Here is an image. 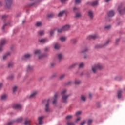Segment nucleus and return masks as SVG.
Masks as SVG:
<instances>
[{"mask_svg":"<svg viewBox=\"0 0 125 125\" xmlns=\"http://www.w3.org/2000/svg\"><path fill=\"white\" fill-rule=\"evenodd\" d=\"M88 50V49L87 48H85L84 51H82V53H84V52H86Z\"/></svg>","mask_w":125,"mask_h":125,"instance_id":"obj_53","label":"nucleus"},{"mask_svg":"<svg viewBox=\"0 0 125 125\" xmlns=\"http://www.w3.org/2000/svg\"><path fill=\"white\" fill-rule=\"evenodd\" d=\"M98 38L97 35H90L88 37V40H96Z\"/></svg>","mask_w":125,"mask_h":125,"instance_id":"obj_11","label":"nucleus"},{"mask_svg":"<svg viewBox=\"0 0 125 125\" xmlns=\"http://www.w3.org/2000/svg\"><path fill=\"white\" fill-rule=\"evenodd\" d=\"M7 98V95H3L1 96V99L2 100H5Z\"/></svg>","mask_w":125,"mask_h":125,"instance_id":"obj_24","label":"nucleus"},{"mask_svg":"<svg viewBox=\"0 0 125 125\" xmlns=\"http://www.w3.org/2000/svg\"><path fill=\"white\" fill-rule=\"evenodd\" d=\"M25 21H22V23H23V24H24V23H25Z\"/></svg>","mask_w":125,"mask_h":125,"instance_id":"obj_64","label":"nucleus"},{"mask_svg":"<svg viewBox=\"0 0 125 125\" xmlns=\"http://www.w3.org/2000/svg\"><path fill=\"white\" fill-rule=\"evenodd\" d=\"M55 31V30L53 29V30H51L50 34V36H52L53 35V33H54V31Z\"/></svg>","mask_w":125,"mask_h":125,"instance_id":"obj_48","label":"nucleus"},{"mask_svg":"<svg viewBox=\"0 0 125 125\" xmlns=\"http://www.w3.org/2000/svg\"><path fill=\"white\" fill-rule=\"evenodd\" d=\"M60 41H61V42H65V41H66V37H61L60 38Z\"/></svg>","mask_w":125,"mask_h":125,"instance_id":"obj_28","label":"nucleus"},{"mask_svg":"<svg viewBox=\"0 0 125 125\" xmlns=\"http://www.w3.org/2000/svg\"><path fill=\"white\" fill-rule=\"evenodd\" d=\"M110 42V40H108L104 44V45H97L95 46V48H102V47H103L104 46H105L108 44Z\"/></svg>","mask_w":125,"mask_h":125,"instance_id":"obj_9","label":"nucleus"},{"mask_svg":"<svg viewBox=\"0 0 125 125\" xmlns=\"http://www.w3.org/2000/svg\"><path fill=\"white\" fill-rule=\"evenodd\" d=\"M71 83H72L71 82H69L67 83V85H70V84H71Z\"/></svg>","mask_w":125,"mask_h":125,"instance_id":"obj_59","label":"nucleus"},{"mask_svg":"<svg viewBox=\"0 0 125 125\" xmlns=\"http://www.w3.org/2000/svg\"><path fill=\"white\" fill-rule=\"evenodd\" d=\"M6 42V40L5 39H2L1 40L0 43V51H2V47H3V45H4Z\"/></svg>","mask_w":125,"mask_h":125,"instance_id":"obj_6","label":"nucleus"},{"mask_svg":"<svg viewBox=\"0 0 125 125\" xmlns=\"http://www.w3.org/2000/svg\"><path fill=\"white\" fill-rule=\"evenodd\" d=\"M58 58L59 60H62L63 59V55L62 54H58Z\"/></svg>","mask_w":125,"mask_h":125,"instance_id":"obj_21","label":"nucleus"},{"mask_svg":"<svg viewBox=\"0 0 125 125\" xmlns=\"http://www.w3.org/2000/svg\"><path fill=\"white\" fill-rule=\"evenodd\" d=\"M98 4V0H96L91 3V5L92 6H96V5H97Z\"/></svg>","mask_w":125,"mask_h":125,"instance_id":"obj_19","label":"nucleus"},{"mask_svg":"<svg viewBox=\"0 0 125 125\" xmlns=\"http://www.w3.org/2000/svg\"><path fill=\"white\" fill-rule=\"evenodd\" d=\"M24 57L25 58H30V57H31V55L29 54H25Z\"/></svg>","mask_w":125,"mask_h":125,"instance_id":"obj_35","label":"nucleus"},{"mask_svg":"<svg viewBox=\"0 0 125 125\" xmlns=\"http://www.w3.org/2000/svg\"><path fill=\"white\" fill-rule=\"evenodd\" d=\"M81 99H82V100H83V101H85V99H86L85 97L83 95H82Z\"/></svg>","mask_w":125,"mask_h":125,"instance_id":"obj_40","label":"nucleus"},{"mask_svg":"<svg viewBox=\"0 0 125 125\" xmlns=\"http://www.w3.org/2000/svg\"><path fill=\"white\" fill-rule=\"evenodd\" d=\"M84 66V63H82L79 64V68H83Z\"/></svg>","mask_w":125,"mask_h":125,"instance_id":"obj_45","label":"nucleus"},{"mask_svg":"<svg viewBox=\"0 0 125 125\" xmlns=\"http://www.w3.org/2000/svg\"><path fill=\"white\" fill-rule=\"evenodd\" d=\"M58 96V94L56 93L54 95V97L53 98V104H56V103L57 102V97Z\"/></svg>","mask_w":125,"mask_h":125,"instance_id":"obj_12","label":"nucleus"},{"mask_svg":"<svg viewBox=\"0 0 125 125\" xmlns=\"http://www.w3.org/2000/svg\"><path fill=\"white\" fill-rule=\"evenodd\" d=\"M76 3H80L81 2V0H75Z\"/></svg>","mask_w":125,"mask_h":125,"instance_id":"obj_54","label":"nucleus"},{"mask_svg":"<svg viewBox=\"0 0 125 125\" xmlns=\"http://www.w3.org/2000/svg\"><path fill=\"white\" fill-rule=\"evenodd\" d=\"M82 16V14L81 13H77L76 14V17H81Z\"/></svg>","mask_w":125,"mask_h":125,"instance_id":"obj_37","label":"nucleus"},{"mask_svg":"<svg viewBox=\"0 0 125 125\" xmlns=\"http://www.w3.org/2000/svg\"><path fill=\"white\" fill-rule=\"evenodd\" d=\"M65 13H66V10H63V11H60L59 13L58 16L59 17H61V16H63V15H64Z\"/></svg>","mask_w":125,"mask_h":125,"instance_id":"obj_17","label":"nucleus"},{"mask_svg":"<svg viewBox=\"0 0 125 125\" xmlns=\"http://www.w3.org/2000/svg\"><path fill=\"white\" fill-rule=\"evenodd\" d=\"M39 42H40L41 43H45L46 42H48V40H47V39L46 38L42 39L39 40Z\"/></svg>","mask_w":125,"mask_h":125,"instance_id":"obj_15","label":"nucleus"},{"mask_svg":"<svg viewBox=\"0 0 125 125\" xmlns=\"http://www.w3.org/2000/svg\"><path fill=\"white\" fill-rule=\"evenodd\" d=\"M85 124V121H83L80 123L81 125H83Z\"/></svg>","mask_w":125,"mask_h":125,"instance_id":"obj_55","label":"nucleus"},{"mask_svg":"<svg viewBox=\"0 0 125 125\" xmlns=\"http://www.w3.org/2000/svg\"><path fill=\"white\" fill-rule=\"evenodd\" d=\"M23 121V118L22 117H21L20 118L17 119L16 121H12L11 122H9L7 123V125H13L14 123H21Z\"/></svg>","mask_w":125,"mask_h":125,"instance_id":"obj_5","label":"nucleus"},{"mask_svg":"<svg viewBox=\"0 0 125 125\" xmlns=\"http://www.w3.org/2000/svg\"><path fill=\"white\" fill-rule=\"evenodd\" d=\"M2 88V83H0V89Z\"/></svg>","mask_w":125,"mask_h":125,"instance_id":"obj_57","label":"nucleus"},{"mask_svg":"<svg viewBox=\"0 0 125 125\" xmlns=\"http://www.w3.org/2000/svg\"><path fill=\"white\" fill-rule=\"evenodd\" d=\"M107 15L109 17H112V16H114L115 15V12L113 10H111L109 11L108 13H107Z\"/></svg>","mask_w":125,"mask_h":125,"instance_id":"obj_13","label":"nucleus"},{"mask_svg":"<svg viewBox=\"0 0 125 125\" xmlns=\"http://www.w3.org/2000/svg\"><path fill=\"white\" fill-rule=\"evenodd\" d=\"M8 55H10V53L8 52L7 54H6L5 55H4L3 57V59L4 60H5V58H6V57H7V56H8Z\"/></svg>","mask_w":125,"mask_h":125,"instance_id":"obj_25","label":"nucleus"},{"mask_svg":"<svg viewBox=\"0 0 125 125\" xmlns=\"http://www.w3.org/2000/svg\"><path fill=\"white\" fill-rule=\"evenodd\" d=\"M44 34V31H40L38 32V35L39 36H42V35Z\"/></svg>","mask_w":125,"mask_h":125,"instance_id":"obj_27","label":"nucleus"},{"mask_svg":"<svg viewBox=\"0 0 125 125\" xmlns=\"http://www.w3.org/2000/svg\"><path fill=\"white\" fill-rule=\"evenodd\" d=\"M8 66L9 68H11V67H13V62H9L8 63Z\"/></svg>","mask_w":125,"mask_h":125,"instance_id":"obj_33","label":"nucleus"},{"mask_svg":"<svg viewBox=\"0 0 125 125\" xmlns=\"http://www.w3.org/2000/svg\"><path fill=\"white\" fill-rule=\"evenodd\" d=\"M67 1H68V0H61V2L62 3H65Z\"/></svg>","mask_w":125,"mask_h":125,"instance_id":"obj_52","label":"nucleus"},{"mask_svg":"<svg viewBox=\"0 0 125 125\" xmlns=\"http://www.w3.org/2000/svg\"><path fill=\"white\" fill-rule=\"evenodd\" d=\"M75 84H80V83H81V81L75 80Z\"/></svg>","mask_w":125,"mask_h":125,"instance_id":"obj_39","label":"nucleus"},{"mask_svg":"<svg viewBox=\"0 0 125 125\" xmlns=\"http://www.w3.org/2000/svg\"><path fill=\"white\" fill-rule=\"evenodd\" d=\"M110 28H111V26L110 25H107V26H105L104 27V29H106L107 30H109V29H110Z\"/></svg>","mask_w":125,"mask_h":125,"instance_id":"obj_47","label":"nucleus"},{"mask_svg":"<svg viewBox=\"0 0 125 125\" xmlns=\"http://www.w3.org/2000/svg\"><path fill=\"white\" fill-rule=\"evenodd\" d=\"M66 93H67V90L66 89L62 90V92H61L62 100L63 103H67L68 102V101H67V100L68 99V97H69V96L71 95H66Z\"/></svg>","mask_w":125,"mask_h":125,"instance_id":"obj_1","label":"nucleus"},{"mask_svg":"<svg viewBox=\"0 0 125 125\" xmlns=\"http://www.w3.org/2000/svg\"><path fill=\"white\" fill-rule=\"evenodd\" d=\"M71 43H76V42H77V41L76 39H72L71 40Z\"/></svg>","mask_w":125,"mask_h":125,"instance_id":"obj_36","label":"nucleus"},{"mask_svg":"<svg viewBox=\"0 0 125 125\" xmlns=\"http://www.w3.org/2000/svg\"><path fill=\"white\" fill-rule=\"evenodd\" d=\"M5 2L6 3V7L7 8H10V6L12 4V0H5Z\"/></svg>","mask_w":125,"mask_h":125,"instance_id":"obj_7","label":"nucleus"},{"mask_svg":"<svg viewBox=\"0 0 125 125\" xmlns=\"http://www.w3.org/2000/svg\"><path fill=\"white\" fill-rule=\"evenodd\" d=\"M33 66L28 65L27 67V72H31V71H33Z\"/></svg>","mask_w":125,"mask_h":125,"instance_id":"obj_22","label":"nucleus"},{"mask_svg":"<svg viewBox=\"0 0 125 125\" xmlns=\"http://www.w3.org/2000/svg\"><path fill=\"white\" fill-rule=\"evenodd\" d=\"M51 67H54V66H55V63H51Z\"/></svg>","mask_w":125,"mask_h":125,"instance_id":"obj_58","label":"nucleus"},{"mask_svg":"<svg viewBox=\"0 0 125 125\" xmlns=\"http://www.w3.org/2000/svg\"><path fill=\"white\" fill-rule=\"evenodd\" d=\"M41 50H36L35 51V54H37L38 55H40L41 54Z\"/></svg>","mask_w":125,"mask_h":125,"instance_id":"obj_26","label":"nucleus"},{"mask_svg":"<svg viewBox=\"0 0 125 125\" xmlns=\"http://www.w3.org/2000/svg\"><path fill=\"white\" fill-rule=\"evenodd\" d=\"M102 68L103 67L102 65H101V64H98L95 65L94 67H92V71L93 72V73H96L97 69H99V70H101Z\"/></svg>","mask_w":125,"mask_h":125,"instance_id":"obj_4","label":"nucleus"},{"mask_svg":"<svg viewBox=\"0 0 125 125\" xmlns=\"http://www.w3.org/2000/svg\"><path fill=\"white\" fill-rule=\"evenodd\" d=\"M111 0H106V2H109Z\"/></svg>","mask_w":125,"mask_h":125,"instance_id":"obj_63","label":"nucleus"},{"mask_svg":"<svg viewBox=\"0 0 125 125\" xmlns=\"http://www.w3.org/2000/svg\"><path fill=\"white\" fill-rule=\"evenodd\" d=\"M30 120L26 121L25 122V123H24V125H30Z\"/></svg>","mask_w":125,"mask_h":125,"instance_id":"obj_42","label":"nucleus"},{"mask_svg":"<svg viewBox=\"0 0 125 125\" xmlns=\"http://www.w3.org/2000/svg\"><path fill=\"white\" fill-rule=\"evenodd\" d=\"M79 10V9L78 8H76V7L73 8V11H74V12H78Z\"/></svg>","mask_w":125,"mask_h":125,"instance_id":"obj_38","label":"nucleus"},{"mask_svg":"<svg viewBox=\"0 0 125 125\" xmlns=\"http://www.w3.org/2000/svg\"><path fill=\"white\" fill-rule=\"evenodd\" d=\"M8 25H9V23H5V24L3 25L2 27L3 31H4V29H5V27H6V26H7Z\"/></svg>","mask_w":125,"mask_h":125,"instance_id":"obj_34","label":"nucleus"},{"mask_svg":"<svg viewBox=\"0 0 125 125\" xmlns=\"http://www.w3.org/2000/svg\"><path fill=\"white\" fill-rule=\"evenodd\" d=\"M38 92H34L29 97V98H34V97H36Z\"/></svg>","mask_w":125,"mask_h":125,"instance_id":"obj_20","label":"nucleus"},{"mask_svg":"<svg viewBox=\"0 0 125 125\" xmlns=\"http://www.w3.org/2000/svg\"><path fill=\"white\" fill-rule=\"evenodd\" d=\"M49 50V48H45V51H47V50Z\"/></svg>","mask_w":125,"mask_h":125,"instance_id":"obj_60","label":"nucleus"},{"mask_svg":"<svg viewBox=\"0 0 125 125\" xmlns=\"http://www.w3.org/2000/svg\"><path fill=\"white\" fill-rule=\"evenodd\" d=\"M122 93H123V90H119L117 92V97L119 99L122 98Z\"/></svg>","mask_w":125,"mask_h":125,"instance_id":"obj_14","label":"nucleus"},{"mask_svg":"<svg viewBox=\"0 0 125 125\" xmlns=\"http://www.w3.org/2000/svg\"><path fill=\"white\" fill-rule=\"evenodd\" d=\"M82 114V111H78L76 113V116H79Z\"/></svg>","mask_w":125,"mask_h":125,"instance_id":"obj_46","label":"nucleus"},{"mask_svg":"<svg viewBox=\"0 0 125 125\" xmlns=\"http://www.w3.org/2000/svg\"><path fill=\"white\" fill-rule=\"evenodd\" d=\"M37 27H41L42 26V22H37L36 23Z\"/></svg>","mask_w":125,"mask_h":125,"instance_id":"obj_44","label":"nucleus"},{"mask_svg":"<svg viewBox=\"0 0 125 125\" xmlns=\"http://www.w3.org/2000/svg\"><path fill=\"white\" fill-rule=\"evenodd\" d=\"M76 65H77V64H76V63L73 64L70 67V69H72V68H74V67H75V66H76Z\"/></svg>","mask_w":125,"mask_h":125,"instance_id":"obj_51","label":"nucleus"},{"mask_svg":"<svg viewBox=\"0 0 125 125\" xmlns=\"http://www.w3.org/2000/svg\"><path fill=\"white\" fill-rule=\"evenodd\" d=\"M72 118H73V116L68 115L67 116L66 119L67 120H71V119H72Z\"/></svg>","mask_w":125,"mask_h":125,"instance_id":"obj_31","label":"nucleus"},{"mask_svg":"<svg viewBox=\"0 0 125 125\" xmlns=\"http://www.w3.org/2000/svg\"><path fill=\"white\" fill-rule=\"evenodd\" d=\"M43 119H44V116H41L38 118L39 125H42V124H43V121H42Z\"/></svg>","mask_w":125,"mask_h":125,"instance_id":"obj_10","label":"nucleus"},{"mask_svg":"<svg viewBox=\"0 0 125 125\" xmlns=\"http://www.w3.org/2000/svg\"><path fill=\"white\" fill-rule=\"evenodd\" d=\"M89 97L90 98H91L92 97V95H91V94H89Z\"/></svg>","mask_w":125,"mask_h":125,"instance_id":"obj_62","label":"nucleus"},{"mask_svg":"<svg viewBox=\"0 0 125 125\" xmlns=\"http://www.w3.org/2000/svg\"><path fill=\"white\" fill-rule=\"evenodd\" d=\"M67 125H75V123L74 122H67Z\"/></svg>","mask_w":125,"mask_h":125,"instance_id":"obj_41","label":"nucleus"},{"mask_svg":"<svg viewBox=\"0 0 125 125\" xmlns=\"http://www.w3.org/2000/svg\"><path fill=\"white\" fill-rule=\"evenodd\" d=\"M54 16V14H53V13L49 14L47 15L48 18H52V17H53Z\"/></svg>","mask_w":125,"mask_h":125,"instance_id":"obj_29","label":"nucleus"},{"mask_svg":"<svg viewBox=\"0 0 125 125\" xmlns=\"http://www.w3.org/2000/svg\"><path fill=\"white\" fill-rule=\"evenodd\" d=\"M65 76L66 75L65 74L61 75L59 77L60 80H62V79H64V78H65Z\"/></svg>","mask_w":125,"mask_h":125,"instance_id":"obj_32","label":"nucleus"},{"mask_svg":"<svg viewBox=\"0 0 125 125\" xmlns=\"http://www.w3.org/2000/svg\"><path fill=\"white\" fill-rule=\"evenodd\" d=\"M91 123H92V119H89L88 121V125H91Z\"/></svg>","mask_w":125,"mask_h":125,"instance_id":"obj_49","label":"nucleus"},{"mask_svg":"<svg viewBox=\"0 0 125 125\" xmlns=\"http://www.w3.org/2000/svg\"><path fill=\"white\" fill-rule=\"evenodd\" d=\"M88 14L90 19H92L93 18V12H92V11H89L88 12Z\"/></svg>","mask_w":125,"mask_h":125,"instance_id":"obj_18","label":"nucleus"},{"mask_svg":"<svg viewBox=\"0 0 125 125\" xmlns=\"http://www.w3.org/2000/svg\"><path fill=\"white\" fill-rule=\"evenodd\" d=\"M81 120V118H78L76 120V122H79V121H80Z\"/></svg>","mask_w":125,"mask_h":125,"instance_id":"obj_56","label":"nucleus"},{"mask_svg":"<svg viewBox=\"0 0 125 125\" xmlns=\"http://www.w3.org/2000/svg\"><path fill=\"white\" fill-rule=\"evenodd\" d=\"M9 79H13V76H11L9 77Z\"/></svg>","mask_w":125,"mask_h":125,"instance_id":"obj_61","label":"nucleus"},{"mask_svg":"<svg viewBox=\"0 0 125 125\" xmlns=\"http://www.w3.org/2000/svg\"><path fill=\"white\" fill-rule=\"evenodd\" d=\"M7 17V15H4L2 16V19L4 20Z\"/></svg>","mask_w":125,"mask_h":125,"instance_id":"obj_50","label":"nucleus"},{"mask_svg":"<svg viewBox=\"0 0 125 125\" xmlns=\"http://www.w3.org/2000/svg\"><path fill=\"white\" fill-rule=\"evenodd\" d=\"M70 29V25H66L65 26H63L62 28L58 29V33H63V32H65V31H68V30Z\"/></svg>","mask_w":125,"mask_h":125,"instance_id":"obj_3","label":"nucleus"},{"mask_svg":"<svg viewBox=\"0 0 125 125\" xmlns=\"http://www.w3.org/2000/svg\"><path fill=\"white\" fill-rule=\"evenodd\" d=\"M22 108V106L20 104H15L13 106V109H20Z\"/></svg>","mask_w":125,"mask_h":125,"instance_id":"obj_16","label":"nucleus"},{"mask_svg":"<svg viewBox=\"0 0 125 125\" xmlns=\"http://www.w3.org/2000/svg\"><path fill=\"white\" fill-rule=\"evenodd\" d=\"M50 101L48 100L47 101V103L45 105V111L47 112H50V108H49V102Z\"/></svg>","mask_w":125,"mask_h":125,"instance_id":"obj_8","label":"nucleus"},{"mask_svg":"<svg viewBox=\"0 0 125 125\" xmlns=\"http://www.w3.org/2000/svg\"><path fill=\"white\" fill-rule=\"evenodd\" d=\"M45 56H46V55H42L41 56H39V59H42V58H43V57H45Z\"/></svg>","mask_w":125,"mask_h":125,"instance_id":"obj_43","label":"nucleus"},{"mask_svg":"<svg viewBox=\"0 0 125 125\" xmlns=\"http://www.w3.org/2000/svg\"><path fill=\"white\" fill-rule=\"evenodd\" d=\"M17 91V87L15 86L13 88V93H15L16 91Z\"/></svg>","mask_w":125,"mask_h":125,"instance_id":"obj_30","label":"nucleus"},{"mask_svg":"<svg viewBox=\"0 0 125 125\" xmlns=\"http://www.w3.org/2000/svg\"><path fill=\"white\" fill-rule=\"evenodd\" d=\"M118 12L121 15L125 14V7L123 4H120L118 8Z\"/></svg>","mask_w":125,"mask_h":125,"instance_id":"obj_2","label":"nucleus"},{"mask_svg":"<svg viewBox=\"0 0 125 125\" xmlns=\"http://www.w3.org/2000/svg\"><path fill=\"white\" fill-rule=\"evenodd\" d=\"M55 49H59L60 48V44L56 43L54 46Z\"/></svg>","mask_w":125,"mask_h":125,"instance_id":"obj_23","label":"nucleus"}]
</instances>
